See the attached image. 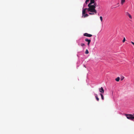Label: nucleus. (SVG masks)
Returning a JSON list of instances; mask_svg holds the SVG:
<instances>
[{
    "mask_svg": "<svg viewBox=\"0 0 134 134\" xmlns=\"http://www.w3.org/2000/svg\"><path fill=\"white\" fill-rule=\"evenodd\" d=\"M86 2H88L89 1V0H86Z\"/></svg>",
    "mask_w": 134,
    "mask_h": 134,
    "instance_id": "nucleus-21",
    "label": "nucleus"
},
{
    "mask_svg": "<svg viewBox=\"0 0 134 134\" xmlns=\"http://www.w3.org/2000/svg\"><path fill=\"white\" fill-rule=\"evenodd\" d=\"M100 95L101 96L102 99V100H104V96H103V95L101 93H100Z\"/></svg>",
    "mask_w": 134,
    "mask_h": 134,
    "instance_id": "nucleus-7",
    "label": "nucleus"
},
{
    "mask_svg": "<svg viewBox=\"0 0 134 134\" xmlns=\"http://www.w3.org/2000/svg\"><path fill=\"white\" fill-rule=\"evenodd\" d=\"M120 79V77H118L115 79V80L116 81L118 82L119 81Z\"/></svg>",
    "mask_w": 134,
    "mask_h": 134,
    "instance_id": "nucleus-9",
    "label": "nucleus"
},
{
    "mask_svg": "<svg viewBox=\"0 0 134 134\" xmlns=\"http://www.w3.org/2000/svg\"><path fill=\"white\" fill-rule=\"evenodd\" d=\"M87 2H86V1H85V3H86V4H87Z\"/></svg>",
    "mask_w": 134,
    "mask_h": 134,
    "instance_id": "nucleus-20",
    "label": "nucleus"
},
{
    "mask_svg": "<svg viewBox=\"0 0 134 134\" xmlns=\"http://www.w3.org/2000/svg\"><path fill=\"white\" fill-rule=\"evenodd\" d=\"M85 41H86L88 42H88H91V40H89L87 39H86L85 40Z\"/></svg>",
    "mask_w": 134,
    "mask_h": 134,
    "instance_id": "nucleus-8",
    "label": "nucleus"
},
{
    "mask_svg": "<svg viewBox=\"0 0 134 134\" xmlns=\"http://www.w3.org/2000/svg\"><path fill=\"white\" fill-rule=\"evenodd\" d=\"M90 42H88V43L87 45L88 46H89V44H90Z\"/></svg>",
    "mask_w": 134,
    "mask_h": 134,
    "instance_id": "nucleus-19",
    "label": "nucleus"
},
{
    "mask_svg": "<svg viewBox=\"0 0 134 134\" xmlns=\"http://www.w3.org/2000/svg\"><path fill=\"white\" fill-rule=\"evenodd\" d=\"M81 46L82 47L84 46H85V44L83 43H81Z\"/></svg>",
    "mask_w": 134,
    "mask_h": 134,
    "instance_id": "nucleus-13",
    "label": "nucleus"
},
{
    "mask_svg": "<svg viewBox=\"0 0 134 134\" xmlns=\"http://www.w3.org/2000/svg\"><path fill=\"white\" fill-rule=\"evenodd\" d=\"M125 41H126V40H125V37H124V38H123V40L122 41V42H124Z\"/></svg>",
    "mask_w": 134,
    "mask_h": 134,
    "instance_id": "nucleus-16",
    "label": "nucleus"
},
{
    "mask_svg": "<svg viewBox=\"0 0 134 134\" xmlns=\"http://www.w3.org/2000/svg\"><path fill=\"white\" fill-rule=\"evenodd\" d=\"M125 1V0H121V3L122 4H123Z\"/></svg>",
    "mask_w": 134,
    "mask_h": 134,
    "instance_id": "nucleus-10",
    "label": "nucleus"
},
{
    "mask_svg": "<svg viewBox=\"0 0 134 134\" xmlns=\"http://www.w3.org/2000/svg\"><path fill=\"white\" fill-rule=\"evenodd\" d=\"M94 95L96 98V100L98 101H99V98L97 97V95L96 94H95Z\"/></svg>",
    "mask_w": 134,
    "mask_h": 134,
    "instance_id": "nucleus-6",
    "label": "nucleus"
},
{
    "mask_svg": "<svg viewBox=\"0 0 134 134\" xmlns=\"http://www.w3.org/2000/svg\"><path fill=\"white\" fill-rule=\"evenodd\" d=\"M85 53L86 54H88L89 52H88V51L87 49H86V51L85 52Z\"/></svg>",
    "mask_w": 134,
    "mask_h": 134,
    "instance_id": "nucleus-11",
    "label": "nucleus"
},
{
    "mask_svg": "<svg viewBox=\"0 0 134 134\" xmlns=\"http://www.w3.org/2000/svg\"><path fill=\"white\" fill-rule=\"evenodd\" d=\"M97 5V3L95 2L94 1V3H90L88 4V7L87 9V10L88 12H90L89 13L90 15H93L94 14V13L96 14L97 13V11L95 9V8Z\"/></svg>",
    "mask_w": 134,
    "mask_h": 134,
    "instance_id": "nucleus-1",
    "label": "nucleus"
},
{
    "mask_svg": "<svg viewBox=\"0 0 134 134\" xmlns=\"http://www.w3.org/2000/svg\"><path fill=\"white\" fill-rule=\"evenodd\" d=\"M128 16L131 19H132V17L130 15H129V16Z\"/></svg>",
    "mask_w": 134,
    "mask_h": 134,
    "instance_id": "nucleus-17",
    "label": "nucleus"
},
{
    "mask_svg": "<svg viewBox=\"0 0 134 134\" xmlns=\"http://www.w3.org/2000/svg\"><path fill=\"white\" fill-rule=\"evenodd\" d=\"M124 77L123 76H122L121 77V80L122 81V80L124 79Z\"/></svg>",
    "mask_w": 134,
    "mask_h": 134,
    "instance_id": "nucleus-14",
    "label": "nucleus"
},
{
    "mask_svg": "<svg viewBox=\"0 0 134 134\" xmlns=\"http://www.w3.org/2000/svg\"><path fill=\"white\" fill-rule=\"evenodd\" d=\"M99 91L101 93H103L104 92V90L102 87H101L99 89Z\"/></svg>",
    "mask_w": 134,
    "mask_h": 134,
    "instance_id": "nucleus-4",
    "label": "nucleus"
},
{
    "mask_svg": "<svg viewBox=\"0 0 134 134\" xmlns=\"http://www.w3.org/2000/svg\"><path fill=\"white\" fill-rule=\"evenodd\" d=\"M100 18L101 21H102L103 20L102 17V16H100Z\"/></svg>",
    "mask_w": 134,
    "mask_h": 134,
    "instance_id": "nucleus-15",
    "label": "nucleus"
},
{
    "mask_svg": "<svg viewBox=\"0 0 134 134\" xmlns=\"http://www.w3.org/2000/svg\"><path fill=\"white\" fill-rule=\"evenodd\" d=\"M83 16H84V17L85 18L88 16V15L87 14H85L84 15H83Z\"/></svg>",
    "mask_w": 134,
    "mask_h": 134,
    "instance_id": "nucleus-12",
    "label": "nucleus"
},
{
    "mask_svg": "<svg viewBox=\"0 0 134 134\" xmlns=\"http://www.w3.org/2000/svg\"><path fill=\"white\" fill-rule=\"evenodd\" d=\"M126 13V15L128 16H129V15H130V14L128 12H127Z\"/></svg>",
    "mask_w": 134,
    "mask_h": 134,
    "instance_id": "nucleus-18",
    "label": "nucleus"
},
{
    "mask_svg": "<svg viewBox=\"0 0 134 134\" xmlns=\"http://www.w3.org/2000/svg\"><path fill=\"white\" fill-rule=\"evenodd\" d=\"M87 8H85L84 9H83V10H82V15H83L84 14H85V13H86V10L87 9Z\"/></svg>",
    "mask_w": 134,
    "mask_h": 134,
    "instance_id": "nucleus-5",
    "label": "nucleus"
},
{
    "mask_svg": "<svg viewBox=\"0 0 134 134\" xmlns=\"http://www.w3.org/2000/svg\"><path fill=\"white\" fill-rule=\"evenodd\" d=\"M125 115L126 116L127 118L131 120H133L134 119V117L133 115L131 114H125Z\"/></svg>",
    "mask_w": 134,
    "mask_h": 134,
    "instance_id": "nucleus-2",
    "label": "nucleus"
},
{
    "mask_svg": "<svg viewBox=\"0 0 134 134\" xmlns=\"http://www.w3.org/2000/svg\"><path fill=\"white\" fill-rule=\"evenodd\" d=\"M84 36L90 37L92 36V35L90 34H89L87 33H85L83 34Z\"/></svg>",
    "mask_w": 134,
    "mask_h": 134,
    "instance_id": "nucleus-3",
    "label": "nucleus"
}]
</instances>
